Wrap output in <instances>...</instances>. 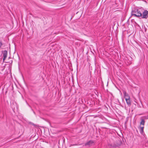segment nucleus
Returning <instances> with one entry per match:
<instances>
[{
	"mask_svg": "<svg viewBox=\"0 0 148 148\" xmlns=\"http://www.w3.org/2000/svg\"><path fill=\"white\" fill-rule=\"evenodd\" d=\"M143 11V10L141 9H135L132 11V15L136 16H140L142 15Z\"/></svg>",
	"mask_w": 148,
	"mask_h": 148,
	"instance_id": "obj_1",
	"label": "nucleus"
},
{
	"mask_svg": "<svg viewBox=\"0 0 148 148\" xmlns=\"http://www.w3.org/2000/svg\"><path fill=\"white\" fill-rule=\"evenodd\" d=\"M123 93L127 103L128 106H130L131 105V101L130 96L125 91H124Z\"/></svg>",
	"mask_w": 148,
	"mask_h": 148,
	"instance_id": "obj_2",
	"label": "nucleus"
},
{
	"mask_svg": "<svg viewBox=\"0 0 148 148\" xmlns=\"http://www.w3.org/2000/svg\"><path fill=\"white\" fill-rule=\"evenodd\" d=\"M140 16L143 18H147L148 17V11L147 10H143Z\"/></svg>",
	"mask_w": 148,
	"mask_h": 148,
	"instance_id": "obj_3",
	"label": "nucleus"
},
{
	"mask_svg": "<svg viewBox=\"0 0 148 148\" xmlns=\"http://www.w3.org/2000/svg\"><path fill=\"white\" fill-rule=\"evenodd\" d=\"M2 53L3 54V61H4L7 57L8 52L7 51L5 50L2 52Z\"/></svg>",
	"mask_w": 148,
	"mask_h": 148,
	"instance_id": "obj_4",
	"label": "nucleus"
},
{
	"mask_svg": "<svg viewBox=\"0 0 148 148\" xmlns=\"http://www.w3.org/2000/svg\"><path fill=\"white\" fill-rule=\"evenodd\" d=\"M93 142L92 141H90L86 143L85 144L86 146L88 145L89 146H90L93 143Z\"/></svg>",
	"mask_w": 148,
	"mask_h": 148,
	"instance_id": "obj_5",
	"label": "nucleus"
},
{
	"mask_svg": "<svg viewBox=\"0 0 148 148\" xmlns=\"http://www.w3.org/2000/svg\"><path fill=\"white\" fill-rule=\"evenodd\" d=\"M145 123V121L143 119H142L140 123V124H142L144 125Z\"/></svg>",
	"mask_w": 148,
	"mask_h": 148,
	"instance_id": "obj_6",
	"label": "nucleus"
},
{
	"mask_svg": "<svg viewBox=\"0 0 148 148\" xmlns=\"http://www.w3.org/2000/svg\"><path fill=\"white\" fill-rule=\"evenodd\" d=\"M144 127H140V132L141 133H143V132Z\"/></svg>",
	"mask_w": 148,
	"mask_h": 148,
	"instance_id": "obj_7",
	"label": "nucleus"
},
{
	"mask_svg": "<svg viewBox=\"0 0 148 148\" xmlns=\"http://www.w3.org/2000/svg\"><path fill=\"white\" fill-rule=\"evenodd\" d=\"M2 44L1 43V42H0V47L2 46Z\"/></svg>",
	"mask_w": 148,
	"mask_h": 148,
	"instance_id": "obj_8",
	"label": "nucleus"
},
{
	"mask_svg": "<svg viewBox=\"0 0 148 148\" xmlns=\"http://www.w3.org/2000/svg\"><path fill=\"white\" fill-rule=\"evenodd\" d=\"M32 125H34V126H35V125H34V123H32Z\"/></svg>",
	"mask_w": 148,
	"mask_h": 148,
	"instance_id": "obj_9",
	"label": "nucleus"
},
{
	"mask_svg": "<svg viewBox=\"0 0 148 148\" xmlns=\"http://www.w3.org/2000/svg\"><path fill=\"white\" fill-rule=\"evenodd\" d=\"M131 62H130L129 63H128V64H130L131 63Z\"/></svg>",
	"mask_w": 148,
	"mask_h": 148,
	"instance_id": "obj_10",
	"label": "nucleus"
},
{
	"mask_svg": "<svg viewBox=\"0 0 148 148\" xmlns=\"http://www.w3.org/2000/svg\"><path fill=\"white\" fill-rule=\"evenodd\" d=\"M147 119H148V117L147 118Z\"/></svg>",
	"mask_w": 148,
	"mask_h": 148,
	"instance_id": "obj_11",
	"label": "nucleus"
}]
</instances>
